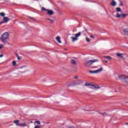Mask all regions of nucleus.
<instances>
[{
    "label": "nucleus",
    "mask_w": 128,
    "mask_h": 128,
    "mask_svg": "<svg viewBox=\"0 0 128 128\" xmlns=\"http://www.w3.org/2000/svg\"><path fill=\"white\" fill-rule=\"evenodd\" d=\"M8 36H10V34L8 32H6L3 34L1 37L2 42H6V40L8 39Z\"/></svg>",
    "instance_id": "f257e3e1"
},
{
    "label": "nucleus",
    "mask_w": 128,
    "mask_h": 128,
    "mask_svg": "<svg viewBox=\"0 0 128 128\" xmlns=\"http://www.w3.org/2000/svg\"><path fill=\"white\" fill-rule=\"evenodd\" d=\"M118 78L120 80L125 82L126 84H128V78L127 76L124 75H120L118 76Z\"/></svg>",
    "instance_id": "f03ea898"
},
{
    "label": "nucleus",
    "mask_w": 128,
    "mask_h": 128,
    "mask_svg": "<svg viewBox=\"0 0 128 128\" xmlns=\"http://www.w3.org/2000/svg\"><path fill=\"white\" fill-rule=\"evenodd\" d=\"M98 62V60L96 59H94L93 60H90L89 61H88L87 62H85V66H90L94 62Z\"/></svg>",
    "instance_id": "7ed1b4c3"
},
{
    "label": "nucleus",
    "mask_w": 128,
    "mask_h": 128,
    "mask_svg": "<svg viewBox=\"0 0 128 128\" xmlns=\"http://www.w3.org/2000/svg\"><path fill=\"white\" fill-rule=\"evenodd\" d=\"M102 72V67H101L100 68L95 70H90V74H98V72Z\"/></svg>",
    "instance_id": "20e7f679"
},
{
    "label": "nucleus",
    "mask_w": 128,
    "mask_h": 128,
    "mask_svg": "<svg viewBox=\"0 0 128 128\" xmlns=\"http://www.w3.org/2000/svg\"><path fill=\"white\" fill-rule=\"evenodd\" d=\"M128 16V14H126L124 13H122V14H120V13L118 12L116 14V18H120L122 17L123 18H126V16Z\"/></svg>",
    "instance_id": "39448f33"
},
{
    "label": "nucleus",
    "mask_w": 128,
    "mask_h": 128,
    "mask_svg": "<svg viewBox=\"0 0 128 128\" xmlns=\"http://www.w3.org/2000/svg\"><path fill=\"white\" fill-rule=\"evenodd\" d=\"M70 38L72 40V42H76L78 40V38H76V36H71Z\"/></svg>",
    "instance_id": "423d86ee"
},
{
    "label": "nucleus",
    "mask_w": 128,
    "mask_h": 128,
    "mask_svg": "<svg viewBox=\"0 0 128 128\" xmlns=\"http://www.w3.org/2000/svg\"><path fill=\"white\" fill-rule=\"evenodd\" d=\"M90 88L98 89L100 88V86H98V85H92Z\"/></svg>",
    "instance_id": "0eeeda50"
},
{
    "label": "nucleus",
    "mask_w": 128,
    "mask_h": 128,
    "mask_svg": "<svg viewBox=\"0 0 128 128\" xmlns=\"http://www.w3.org/2000/svg\"><path fill=\"white\" fill-rule=\"evenodd\" d=\"M47 12L49 16H52L54 14V11L52 10H48Z\"/></svg>",
    "instance_id": "6e6552de"
},
{
    "label": "nucleus",
    "mask_w": 128,
    "mask_h": 128,
    "mask_svg": "<svg viewBox=\"0 0 128 128\" xmlns=\"http://www.w3.org/2000/svg\"><path fill=\"white\" fill-rule=\"evenodd\" d=\"M3 20L4 22H8V20H10V18L8 17H4Z\"/></svg>",
    "instance_id": "1a4fd4ad"
},
{
    "label": "nucleus",
    "mask_w": 128,
    "mask_h": 128,
    "mask_svg": "<svg viewBox=\"0 0 128 128\" xmlns=\"http://www.w3.org/2000/svg\"><path fill=\"white\" fill-rule=\"evenodd\" d=\"M123 32L126 36H128V28L124 29Z\"/></svg>",
    "instance_id": "9d476101"
},
{
    "label": "nucleus",
    "mask_w": 128,
    "mask_h": 128,
    "mask_svg": "<svg viewBox=\"0 0 128 128\" xmlns=\"http://www.w3.org/2000/svg\"><path fill=\"white\" fill-rule=\"evenodd\" d=\"M56 40L59 43V44H62V41L60 40V37L58 36L56 37Z\"/></svg>",
    "instance_id": "9b49d317"
},
{
    "label": "nucleus",
    "mask_w": 128,
    "mask_h": 128,
    "mask_svg": "<svg viewBox=\"0 0 128 128\" xmlns=\"http://www.w3.org/2000/svg\"><path fill=\"white\" fill-rule=\"evenodd\" d=\"M112 2H111V6H116V2H114V0H112Z\"/></svg>",
    "instance_id": "f8f14e48"
},
{
    "label": "nucleus",
    "mask_w": 128,
    "mask_h": 128,
    "mask_svg": "<svg viewBox=\"0 0 128 128\" xmlns=\"http://www.w3.org/2000/svg\"><path fill=\"white\" fill-rule=\"evenodd\" d=\"M116 56H118V58H122L123 56H124L123 54H116Z\"/></svg>",
    "instance_id": "ddd939ff"
},
{
    "label": "nucleus",
    "mask_w": 128,
    "mask_h": 128,
    "mask_svg": "<svg viewBox=\"0 0 128 128\" xmlns=\"http://www.w3.org/2000/svg\"><path fill=\"white\" fill-rule=\"evenodd\" d=\"M81 34H82V32H78V34H75V36L78 38V36H80Z\"/></svg>",
    "instance_id": "4468645a"
},
{
    "label": "nucleus",
    "mask_w": 128,
    "mask_h": 128,
    "mask_svg": "<svg viewBox=\"0 0 128 128\" xmlns=\"http://www.w3.org/2000/svg\"><path fill=\"white\" fill-rule=\"evenodd\" d=\"M71 62H72V64H74V65L76 64V61L75 60H71Z\"/></svg>",
    "instance_id": "2eb2a0df"
},
{
    "label": "nucleus",
    "mask_w": 128,
    "mask_h": 128,
    "mask_svg": "<svg viewBox=\"0 0 128 128\" xmlns=\"http://www.w3.org/2000/svg\"><path fill=\"white\" fill-rule=\"evenodd\" d=\"M116 12H122V9L120 7L116 8Z\"/></svg>",
    "instance_id": "dca6fc26"
},
{
    "label": "nucleus",
    "mask_w": 128,
    "mask_h": 128,
    "mask_svg": "<svg viewBox=\"0 0 128 128\" xmlns=\"http://www.w3.org/2000/svg\"><path fill=\"white\" fill-rule=\"evenodd\" d=\"M19 121L18 120H15L14 121V124H16V126H20V124H18Z\"/></svg>",
    "instance_id": "f3484780"
},
{
    "label": "nucleus",
    "mask_w": 128,
    "mask_h": 128,
    "mask_svg": "<svg viewBox=\"0 0 128 128\" xmlns=\"http://www.w3.org/2000/svg\"><path fill=\"white\" fill-rule=\"evenodd\" d=\"M86 110H88V112H92L94 110V109L92 108H88V109Z\"/></svg>",
    "instance_id": "a211bd4d"
},
{
    "label": "nucleus",
    "mask_w": 128,
    "mask_h": 128,
    "mask_svg": "<svg viewBox=\"0 0 128 128\" xmlns=\"http://www.w3.org/2000/svg\"><path fill=\"white\" fill-rule=\"evenodd\" d=\"M104 58H107V60H112L111 57L110 56H104Z\"/></svg>",
    "instance_id": "6ab92c4d"
},
{
    "label": "nucleus",
    "mask_w": 128,
    "mask_h": 128,
    "mask_svg": "<svg viewBox=\"0 0 128 128\" xmlns=\"http://www.w3.org/2000/svg\"><path fill=\"white\" fill-rule=\"evenodd\" d=\"M24 72H26V71H20L18 72V74H24Z\"/></svg>",
    "instance_id": "aec40b11"
},
{
    "label": "nucleus",
    "mask_w": 128,
    "mask_h": 128,
    "mask_svg": "<svg viewBox=\"0 0 128 128\" xmlns=\"http://www.w3.org/2000/svg\"><path fill=\"white\" fill-rule=\"evenodd\" d=\"M12 66H16V61L12 62Z\"/></svg>",
    "instance_id": "412c9836"
},
{
    "label": "nucleus",
    "mask_w": 128,
    "mask_h": 128,
    "mask_svg": "<svg viewBox=\"0 0 128 128\" xmlns=\"http://www.w3.org/2000/svg\"><path fill=\"white\" fill-rule=\"evenodd\" d=\"M42 12H48V10L46 9V8L44 7L42 8Z\"/></svg>",
    "instance_id": "4be33fe9"
},
{
    "label": "nucleus",
    "mask_w": 128,
    "mask_h": 128,
    "mask_svg": "<svg viewBox=\"0 0 128 128\" xmlns=\"http://www.w3.org/2000/svg\"><path fill=\"white\" fill-rule=\"evenodd\" d=\"M0 16H6V14H4V12H0Z\"/></svg>",
    "instance_id": "5701e85b"
},
{
    "label": "nucleus",
    "mask_w": 128,
    "mask_h": 128,
    "mask_svg": "<svg viewBox=\"0 0 128 128\" xmlns=\"http://www.w3.org/2000/svg\"><path fill=\"white\" fill-rule=\"evenodd\" d=\"M86 42H90V38H88L86 37Z\"/></svg>",
    "instance_id": "b1692460"
},
{
    "label": "nucleus",
    "mask_w": 128,
    "mask_h": 128,
    "mask_svg": "<svg viewBox=\"0 0 128 128\" xmlns=\"http://www.w3.org/2000/svg\"><path fill=\"white\" fill-rule=\"evenodd\" d=\"M47 20H50V22L52 23L54 22V20H52L50 18H47Z\"/></svg>",
    "instance_id": "393cba45"
},
{
    "label": "nucleus",
    "mask_w": 128,
    "mask_h": 128,
    "mask_svg": "<svg viewBox=\"0 0 128 128\" xmlns=\"http://www.w3.org/2000/svg\"><path fill=\"white\" fill-rule=\"evenodd\" d=\"M90 86V84H88V83L85 84V86Z\"/></svg>",
    "instance_id": "a878e982"
},
{
    "label": "nucleus",
    "mask_w": 128,
    "mask_h": 128,
    "mask_svg": "<svg viewBox=\"0 0 128 128\" xmlns=\"http://www.w3.org/2000/svg\"><path fill=\"white\" fill-rule=\"evenodd\" d=\"M16 56L18 58V60H20V56H18V54H16Z\"/></svg>",
    "instance_id": "bb28decb"
},
{
    "label": "nucleus",
    "mask_w": 128,
    "mask_h": 128,
    "mask_svg": "<svg viewBox=\"0 0 128 128\" xmlns=\"http://www.w3.org/2000/svg\"><path fill=\"white\" fill-rule=\"evenodd\" d=\"M4 48V44H1L0 46V50H1V48Z\"/></svg>",
    "instance_id": "cd10ccee"
},
{
    "label": "nucleus",
    "mask_w": 128,
    "mask_h": 128,
    "mask_svg": "<svg viewBox=\"0 0 128 128\" xmlns=\"http://www.w3.org/2000/svg\"><path fill=\"white\" fill-rule=\"evenodd\" d=\"M36 122L38 124H40V121H36Z\"/></svg>",
    "instance_id": "c85d7f7f"
},
{
    "label": "nucleus",
    "mask_w": 128,
    "mask_h": 128,
    "mask_svg": "<svg viewBox=\"0 0 128 128\" xmlns=\"http://www.w3.org/2000/svg\"><path fill=\"white\" fill-rule=\"evenodd\" d=\"M90 38H94V36L92 35H90Z\"/></svg>",
    "instance_id": "c756f323"
},
{
    "label": "nucleus",
    "mask_w": 128,
    "mask_h": 128,
    "mask_svg": "<svg viewBox=\"0 0 128 128\" xmlns=\"http://www.w3.org/2000/svg\"><path fill=\"white\" fill-rule=\"evenodd\" d=\"M4 21L0 22V24H4Z\"/></svg>",
    "instance_id": "7c9ffc66"
},
{
    "label": "nucleus",
    "mask_w": 128,
    "mask_h": 128,
    "mask_svg": "<svg viewBox=\"0 0 128 128\" xmlns=\"http://www.w3.org/2000/svg\"><path fill=\"white\" fill-rule=\"evenodd\" d=\"M120 6H122L124 4H122V2H120Z\"/></svg>",
    "instance_id": "2f4dec72"
},
{
    "label": "nucleus",
    "mask_w": 128,
    "mask_h": 128,
    "mask_svg": "<svg viewBox=\"0 0 128 128\" xmlns=\"http://www.w3.org/2000/svg\"><path fill=\"white\" fill-rule=\"evenodd\" d=\"M4 56V54H2L0 55V58H2Z\"/></svg>",
    "instance_id": "473e14b6"
},
{
    "label": "nucleus",
    "mask_w": 128,
    "mask_h": 128,
    "mask_svg": "<svg viewBox=\"0 0 128 128\" xmlns=\"http://www.w3.org/2000/svg\"><path fill=\"white\" fill-rule=\"evenodd\" d=\"M102 116H104V114H106V113H104H104H102Z\"/></svg>",
    "instance_id": "72a5a7b5"
},
{
    "label": "nucleus",
    "mask_w": 128,
    "mask_h": 128,
    "mask_svg": "<svg viewBox=\"0 0 128 128\" xmlns=\"http://www.w3.org/2000/svg\"><path fill=\"white\" fill-rule=\"evenodd\" d=\"M104 62H108V61L106 60H105Z\"/></svg>",
    "instance_id": "f704fd0d"
},
{
    "label": "nucleus",
    "mask_w": 128,
    "mask_h": 128,
    "mask_svg": "<svg viewBox=\"0 0 128 128\" xmlns=\"http://www.w3.org/2000/svg\"><path fill=\"white\" fill-rule=\"evenodd\" d=\"M78 78V76H75L74 78Z\"/></svg>",
    "instance_id": "c9c22d12"
},
{
    "label": "nucleus",
    "mask_w": 128,
    "mask_h": 128,
    "mask_svg": "<svg viewBox=\"0 0 128 128\" xmlns=\"http://www.w3.org/2000/svg\"><path fill=\"white\" fill-rule=\"evenodd\" d=\"M24 67V66L22 67L21 68H22Z\"/></svg>",
    "instance_id": "e433bc0d"
}]
</instances>
